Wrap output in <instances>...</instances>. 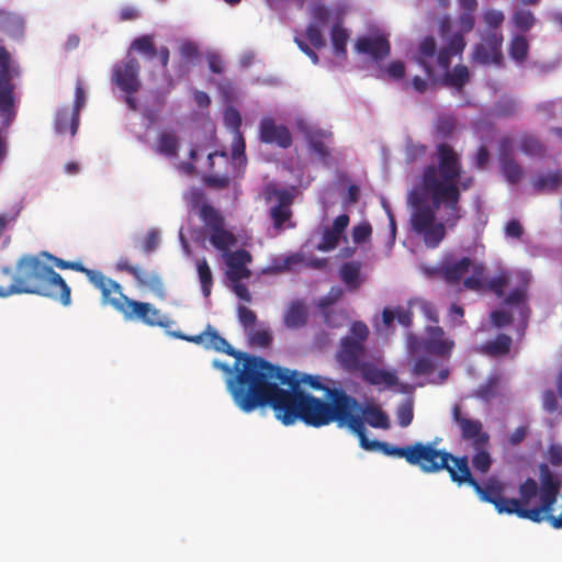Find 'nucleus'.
I'll return each mask as SVG.
<instances>
[{
    "label": "nucleus",
    "mask_w": 562,
    "mask_h": 562,
    "mask_svg": "<svg viewBox=\"0 0 562 562\" xmlns=\"http://www.w3.org/2000/svg\"><path fill=\"white\" fill-rule=\"evenodd\" d=\"M235 404L245 413L269 405L285 426L297 420L307 426L338 427L352 417L358 401L342 389L324 386L317 375L273 366L261 357H248L238 375Z\"/></svg>",
    "instance_id": "f257e3e1"
},
{
    "label": "nucleus",
    "mask_w": 562,
    "mask_h": 562,
    "mask_svg": "<svg viewBox=\"0 0 562 562\" xmlns=\"http://www.w3.org/2000/svg\"><path fill=\"white\" fill-rule=\"evenodd\" d=\"M436 165H427L419 187L430 195L434 209L443 207L446 223L453 228L462 217L459 192L454 180L463 175L461 155L448 143H439L435 150Z\"/></svg>",
    "instance_id": "f03ea898"
},
{
    "label": "nucleus",
    "mask_w": 562,
    "mask_h": 562,
    "mask_svg": "<svg viewBox=\"0 0 562 562\" xmlns=\"http://www.w3.org/2000/svg\"><path fill=\"white\" fill-rule=\"evenodd\" d=\"M1 272L11 277L8 285H0V297L13 294H35L59 302L64 306L71 304V289L65 279L49 266L42 256L24 255L15 263L14 271L3 267Z\"/></svg>",
    "instance_id": "7ed1b4c3"
},
{
    "label": "nucleus",
    "mask_w": 562,
    "mask_h": 562,
    "mask_svg": "<svg viewBox=\"0 0 562 562\" xmlns=\"http://www.w3.org/2000/svg\"><path fill=\"white\" fill-rule=\"evenodd\" d=\"M467 42L464 36L454 33L450 36L448 43L438 49L437 41L434 36H425L418 44L415 54V61L424 69L428 78H435V65L442 71V83L446 87L462 90L470 80V71L465 65L458 64L450 70L451 58L462 55Z\"/></svg>",
    "instance_id": "20e7f679"
},
{
    "label": "nucleus",
    "mask_w": 562,
    "mask_h": 562,
    "mask_svg": "<svg viewBox=\"0 0 562 562\" xmlns=\"http://www.w3.org/2000/svg\"><path fill=\"white\" fill-rule=\"evenodd\" d=\"M484 267H474L473 274L463 280L464 288L473 291L486 290L494 293L509 307L517 308L525 325L530 316L529 286L531 274L528 271H509L502 269L496 276L485 281L482 280Z\"/></svg>",
    "instance_id": "39448f33"
},
{
    "label": "nucleus",
    "mask_w": 562,
    "mask_h": 562,
    "mask_svg": "<svg viewBox=\"0 0 562 562\" xmlns=\"http://www.w3.org/2000/svg\"><path fill=\"white\" fill-rule=\"evenodd\" d=\"M430 195L422 187H415L408 194V201L414 207L411 215L412 229L423 235L424 241L428 247L435 248L446 236L445 223H436L435 210L427 204Z\"/></svg>",
    "instance_id": "423d86ee"
},
{
    "label": "nucleus",
    "mask_w": 562,
    "mask_h": 562,
    "mask_svg": "<svg viewBox=\"0 0 562 562\" xmlns=\"http://www.w3.org/2000/svg\"><path fill=\"white\" fill-rule=\"evenodd\" d=\"M44 260L54 267L65 270H74L77 272L85 273L88 280L98 289L102 294V301L105 304H110L117 312H122L131 299L122 292V286L116 281L105 277L101 271L86 268L80 261H67L58 258L48 251H42Z\"/></svg>",
    "instance_id": "0eeeda50"
},
{
    "label": "nucleus",
    "mask_w": 562,
    "mask_h": 562,
    "mask_svg": "<svg viewBox=\"0 0 562 562\" xmlns=\"http://www.w3.org/2000/svg\"><path fill=\"white\" fill-rule=\"evenodd\" d=\"M170 337L181 339L195 345H201L207 350H214L217 352L226 353L235 358L234 368L237 370V374L234 378L226 380L227 390L235 401V390L238 383V375L245 368L246 359L252 357L251 355L244 353L234 349L231 344L222 337L218 331L211 325L207 324L204 330L198 335H187L180 330L168 331Z\"/></svg>",
    "instance_id": "6e6552de"
},
{
    "label": "nucleus",
    "mask_w": 562,
    "mask_h": 562,
    "mask_svg": "<svg viewBox=\"0 0 562 562\" xmlns=\"http://www.w3.org/2000/svg\"><path fill=\"white\" fill-rule=\"evenodd\" d=\"M463 462H469L467 456L456 457L446 450L437 449L434 443L412 445L411 465L418 467L424 473H438L446 470L453 482V473L457 476L461 474Z\"/></svg>",
    "instance_id": "1a4fd4ad"
},
{
    "label": "nucleus",
    "mask_w": 562,
    "mask_h": 562,
    "mask_svg": "<svg viewBox=\"0 0 562 562\" xmlns=\"http://www.w3.org/2000/svg\"><path fill=\"white\" fill-rule=\"evenodd\" d=\"M461 474L459 476L453 473V482L459 486L467 484L471 486L477 494L479 498L484 503L494 505L498 514L509 515V501L510 497H505L504 484L495 479H490L484 486H482L472 475L469 462L462 463Z\"/></svg>",
    "instance_id": "9d476101"
},
{
    "label": "nucleus",
    "mask_w": 562,
    "mask_h": 562,
    "mask_svg": "<svg viewBox=\"0 0 562 562\" xmlns=\"http://www.w3.org/2000/svg\"><path fill=\"white\" fill-rule=\"evenodd\" d=\"M21 76L20 65L13 60L10 52L0 46V113L14 115V89L13 79Z\"/></svg>",
    "instance_id": "9b49d317"
},
{
    "label": "nucleus",
    "mask_w": 562,
    "mask_h": 562,
    "mask_svg": "<svg viewBox=\"0 0 562 562\" xmlns=\"http://www.w3.org/2000/svg\"><path fill=\"white\" fill-rule=\"evenodd\" d=\"M352 434L359 439V445L367 451H380L385 456L404 458L411 464L412 445L405 447H396L385 441L369 440L367 437V429L361 416L352 415V417L345 424Z\"/></svg>",
    "instance_id": "f8f14e48"
},
{
    "label": "nucleus",
    "mask_w": 562,
    "mask_h": 562,
    "mask_svg": "<svg viewBox=\"0 0 562 562\" xmlns=\"http://www.w3.org/2000/svg\"><path fill=\"white\" fill-rule=\"evenodd\" d=\"M121 314H123L125 319L139 321L150 327L168 328L173 323L167 316L162 315L153 304L132 299L125 303V307Z\"/></svg>",
    "instance_id": "ddd939ff"
},
{
    "label": "nucleus",
    "mask_w": 562,
    "mask_h": 562,
    "mask_svg": "<svg viewBox=\"0 0 562 562\" xmlns=\"http://www.w3.org/2000/svg\"><path fill=\"white\" fill-rule=\"evenodd\" d=\"M140 65L136 58L116 63L112 69V82L125 94H134L140 88Z\"/></svg>",
    "instance_id": "4468645a"
},
{
    "label": "nucleus",
    "mask_w": 562,
    "mask_h": 562,
    "mask_svg": "<svg viewBox=\"0 0 562 562\" xmlns=\"http://www.w3.org/2000/svg\"><path fill=\"white\" fill-rule=\"evenodd\" d=\"M452 418L460 428L461 438L470 442L472 448L490 446V435L484 430L481 420L464 416L459 405L453 407Z\"/></svg>",
    "instance_id": "2eb2a0df"
},
{
    "label": "nucleus",
    "mask_w": 562,
    "mask_h": 562,
    "mask_svg": "<svg viewBox=\"0 0 562 562\" xmlns=\"http://www.w3.org/2000/svg\"><path fill=\"white\" fill-rule=\"evenodd\" d=\"M271 194L276 198L277 204L270 209V217L276 229H282L285 223L289 222L288 227H294L291 223L293 215L292 204L295 199L294 188L292 189H273Z\"/></svg>",
    "instance_id": "dca6fc26"
},
{
    "label": "nucleus",
    "mask_w": 562,
    "mask_h": 562,
    "mask_svg": "<svg viewBox=\"0 0 562 562\" xmlns=\"http://www.w3.org/2000/svg\"><path fill=\"white\" fill-rule=\"evenodd\" d=\"M366 347L361 341H356L350 336H345L340 341L337 360L347 372H357L363 366Z\"/></svg>",
    "instance_id": "f3484780"
},
{
    "label": "nucleus",
    "mask_w": 562,
    "mask_h": 562,
    "mask_svg": "<svg viewBox=\"0 0 562 562\" xmlns=\"http://www.w3.org/2000/svg\"><path fill=\"white\" fill-rule=\"evenodd\" d=\"M259 139L261 143L277 145L283 149L291 147L293 143L290 130L268 116L260 121Z\"/></svg>",
    "instance_id": "a211bd4d"
},
{
    "label": "nucleus",
    "mask_w": 562,
    "mask_h": 562,
    "mask_svg": "<svg viewBox=\"0 0 562 562\" xmlns=\"http://www.w3.org/2000/svg\"><path fill=\"white\" fill-rule=\"evenodd\" d=\"M453 346V340L445 337V331L440 326L426 327V337L419 341L422 350L442 358L450 357Z\"/></svg>",
    "instance_id": "6ab92c4d"
},
{
    "label": "nucleus",
    "mask_w": 562,
    "mask_h": 562,
    "mask_svg": "<svg viewBox=\"0 0 562 562\" xmlns=\"http://www.w3.org/2000/svg\"><path fill=\"white\" fill-rule=\"evenodd\" d=\"M503 37L497 31H491L484 38V43L476 44L473 52V60L479 64L497 63L501 58Z\"/></svg>",
    "instance_id": "aec40b11"
},
{
    "label": "nucleus",
    "mask_w": 562,
    "mask_h": 562,
    "mask_svg": "<svg viewBox=\"0 0 562 562\" xmlns=\"http://www.w3.org/2000/svg\"><path fill=\"white\" fill-rule=\"evenodd\" d=\"M355 47L357 53L368 55L375 61L384 59L391 52L390 42L384 35L361 36Z\"/></svg>",
    "instance_id": "412c9836"
},
{
    "label": "nucleus",
    "mask_w": 562,
    "mask_h": 562,
    "mask_svg": "<svg viewBox=\"0 0 562 562\" xmlns=\"http://www.w3.org/2000/svg\"><path fill=\"white\" fill-rule=\"evenodd\" d=\"M251 259L250 252L246 249L227 252L225 255V262L228 267V279L232 282L248 279L251 276V271L247 268V263H249Z\"/></svg>",
    "instance_id": "4be33fe9"
},
{
    "label": "nucleus",
    "mask_w": 562,
    "mask_h": 562,
    "mask_svg": "<svg viewBox=\"0 0 562 562\" xmlns=\"http://www.w3.org/2000/svg\"><path fill=\"white\" fill-rule=\"evenodd\" d=\"M349 222L350 218L347 214L338 215L334 220L331 227L324 229L322 239L317 245V249L321 251L334 250L338 246L344 232L349 225Z\"/></svg>",
    "instance_id": "5701e85b"
},
{
    "label": "nucleus",
    "mask_w": 562,
    "mask_h": 562,
    "mask_svg": "<svg viewBox=\"0 0 562 562\" xmlns=\"http://www.w3.org/2000/svg\"><path fill=\"white\" fill-rule=\"evenodd\" d=\"M116 267L120 271H125L131 274L139 285L148 286L153 291L157 293L162 292V282L158 274H149L146 271L142 270L138 267H135L130 263L128 259L122 258L116 263Z\"/></svg>",
    "instance_id": "b1692460"
},
{
    "label": "nucleus",
    "mask_w": 562,
    "mask_h": 562,
    "mask_svg": "<svg viewBox=\"0 0 562 562\" xmlns=\"http://www.w3.org/2000/svg\"><path fill=\"white\" fill-rule=\"evenodd\" d=\"M471 266L472 260L469 257H462L459 260H445L440 265L438 273L448 284H458Z\"/></svg>",
    "instance_id": "393cba45"
},
{
    "label": "nucleus",
    "mask_w": 562,
    "mask_h": 562,
    "mask_svg": "<svg viewBox=\"0 0 562 562\" xmlns=\"http://www.w3.org/2000/svg\"><path fill=\"white\" fill-rule=\"evenodd\" d=\"M307 318L308 312L306 305L302 301L295 300L288 306L283 322L288 328L296 329L305 326Z\"/></svg>",
    "instance_id": "a878e982"
},
{
    "label": "nucleus",
    "mask_w": 562,
    "mask_h": 562,
    "mask_svg": "<svg viewBox=\"0 0 562 562\" xmlns=\"http://www.w3.org/2000/svg\"><path fill=\"white\" fill-rule=\"evenodd\" d=\"M353 415H359L362 417L364 424L368 423L373 428L387 429L390 428L389 416L376 406H366L362 407L358 403V407L352 413Z\"/></svg>",
    "instance_id": "bb28decb"
},
{
    "label": "nucleus",
    "mask_w": 562,
    "mask_h": 562,
    "mask_svg": "<svg viewBox=\"0 0 562 562\" xmlns=\"http://www.w3.org/2000/svg\"><path fill=\"white\" fill-rule=\"evenodd\" d=\"M349 38V30L344 26L342 19L338 18L330 30V41L336 56L341 58L347 57V44Z\"/></svg>",
    "instance_id": "cd10ccee"
},
{
    "label": "nucleus",
    "mask_w": 562,
    "mask_h": 562,
    "mask_svg": "<svg viewBox=\"0 0 562 562\" xmlns=\"http://www.w3.org/2000/svg\"><path fill=\"white\" fill-rule=\"evenodd\" d=\"M513 340L507 334H498L495 339L486 341L479 348L482 355L488 357H503L510 351Z\"/></svg>",
    "instance_id": "c85d7f7f"
},
{
    "label": "nucleus",
    "mask_w": 562,
    "mask_h": 562,
    "mask_svg": "<svg viewBox=\"0 0 562 562\" xmlns=\"http://www.w3.org/2000/svg\"><path fill=\"white\" fill-rule=\"evenodd\" d=\"M562 183V171L554 170L546 175H540L531 181V186L537 193L557 192Z\"/></svg>",
    "instance_id": "c756f323"
},
{
    "label": "nucleus",
    "mask_w": 562,
    "mask_h": 562,
    "mask_svg": "<svg viewBox=\"0 0 562 562\" xmlns=\"http://www.w3.org/2000/svg\"><path fill=\"white\" fill-rule=\"evenodd\" d=\"M155 151L166 157H176L179 151V138L173 131H164L158 135Z\"/></svg>",
    "instance_id": "7c9ffc66"
},
{
    "label": "nucleus",
    "mask_w": 562,
    "mask_h": 562,
    "mask_svg": "<svg viewBox=\"0 0 562 562\" xmlns=\"http://www.w3.org/2000/svg\"><path fill=\"white\" fill-rule=\"evenodd\" d=\"M209 240L211 245L217 250L224 252V256L229 251L231 247H234L237 244V238L233 232L228 231L224 227L211 232L209 234Z\"/></svg>",
    "instance_id": "2f4dec72"
},
{
    "label": "nucleus",
    "mask_w": 562,
    "mask_h": 562,
    "mask_svg": "<svg viewBox=\"0 0 562 562\" xmlns=\"http://www.w3.org/2000/svg\"><path fill=\"white\" fill-rule=\"evenodd\" d=\"M200 217L209 229V234L225 226L224 216L218 210L210 204H203L201 206Z\"/></svg>",
    "instance_id": "473e14b6"
},
{
    "label": "nucleus",
    "mask_w": 562,
    "mask_h": 562,
    "mask_svg": "<svg viewBox=\"0 0 562 562\" xmlns=\"http://www.w3.org/2000/svg\"><path fill=\"white\" fill-rule=\"evenodd\" d=\"M501 167L509 183L515 184L522 178V168L509 154L502 153Z\"/></svg>",
    "instance_id": "72a5a7b5"
},
{
    "label": "nucleus",
    "mask_w": 562,
    "mask_h": 562,
    "mask_svg": "<svg viewBox=\"0 0 562 562\" xmlns=\"http://www.w3.org/2000/svg\"><path fill=\"white\" fill-rule=\"evenodd\" d=\"M361 265L358 261H349L340 267L339 274L342 282L352 289L359 286Z\"/></svg>",
    "instance_id": "f704fd0d"
},
{
    "label": "nucleus",
    "mask_w": 562,
    "mask_h": 562,
    "mask_svg": "<svg viewBox=\"0 0 562 562\" xmlns=\"http://www.w3.org/2000/svg\"><path fill=\"white\" fill-rule=\"evenodd\" d=\"M74 112L69 108L65 106L58 110L55 119V131L58 134H66L67 132L74 136L77 130L72 128Z\"/></svg>",
    "instance_id": "c9c22d12"
},
{
    "label": "nucleus",
    "mask_w": 562,
    "mask_h": 562,
    "mask_svg": "<svg viewBox=\"0 0 562 562\" xmlns=\"http://www.w3.org/2000/svg\"><path fill=\"white\" fill-rule=\"evenodd\" d=\"M520 150L530 157H542L546 154V146L537 137L526 135L520 139Z\"/></svg>",
    "instance_id": "e433bc0d"
},
{
    "label": "nucleus",
    "mask_w": 562,
    "mask_h": 562,
    "mask_svg": "<svg viewBox=\"0 0 562 562\" xmlns=\"http://www.w3.org/2000/svg\"><path fill=\"white\" fill-rule=\"evenodd\" d=\"M488 447L490 446L473 448L475 453L472 457V465L477 472L482 474L487 473L492 465V458L488 452Z\"/></svg>",
    "instance_id": "4c0bfd02"
},
{
    "label": "nucleus",
    "mask_w": 562,
    "mask_h": 562,
    "mask_svg": "<svg viewBox=\"0 0 562 562\" xmlns=\"http://www.w3.org/2000/svg\"><path fill=\"white\" fill-rule=\"evenodd\" d=\"M457 120L453 115L442 114L435 121V131L439 138L446 139L456 131Z\"/></svg>",
    "instance_id": "58836bf2"
},
{
    "label": "nucleus",
    "mask_w": 562,
    "mask_h": 562,
    "mask_svg": "<svg viewBox=\"0 0 562 562\" xmlns=\"http://www.w3.org/2000/svg\"><path fill=\"white\" fill-rule=\"evenodd\" d=\"M198 274L202 293L205 297H209L213 286V276L205 258L198 262Z\"/></svg>",
    "instance_id": "ea45409f"
},
{
    "label": "nucleus",
    "mask_w": 562,
    "mask_h": 562,
    "mask_svg": "<svg viewBox=\"0 0 562 562\" xmlns=\"http://www.w3.org/2000/svg\"><path fill=\"white\" fill-rule=\"evenodd\" d=\"M311 23L317 25H325L329 22L331 16L330 9L323 2L316 1L310 8Z\"/></svg>",
    "instance_id": "a19ab883"
},
{
    "label": "nucleus",
    "mask_w": 562,
    "mask_h": 562,
    "mask_svg": "<svg viewBox=\"0 0 562 562\" xmlns=\"http://www.w3.org/2000/svg\"><path fill=\"white\" fill-rule=\"evenodd\" d=\"M86 103V93L81 80H77L75 89L74 106L70 111L74 112L72 128L78 130L79 126V112Z\"/></svg>",
    "instance_id": "79ce46f5"
},
{
    "label": "nucleus",
    "mask_w": 562,
    "mask_h": 562,
    "mask_svg": "<svg viewBox=\"0 0 562 562\" xmlns=\"http://www.w3.org/2000/svg\"><path fill=\"white\" fill-rule=\"evenodd\" d=\"M528 48L529 46L526 37L518 35L512 40L509 54L515 60L522 61L527 57Z\"/></svg>",
    "instance_id": "37998d69"
},
{
    "label": "nucleus",
    "mask_w": 562,
    "mask_h": 562,
    "mask_svg": "<svg viewBox=\"0 0 562 562\" xmlns=\"http://www.w3.org/2000/svg\"><path fill=\"white\" fill-rule=\"evenodd\" d=\"M132 49L138 50L153 58L157 55V49L151 35H143L135 38L131 45Z\"/></svg>",
    "instance_id": "c03bdc74"
},
{
    "label": "nucleus",
    "mask_w": 562,
    "mask_h": 562,
    "mask_svg": "<svg viewBox=\"0 0 562 562\" xmlns=\"http://www.w3.org/2000/svg\"><path fill=\"white\" fill-rule=\"evenodd\" d=\"M232 158L233 160L238 161L239 164L246 165L247 164V157H246V143L245 138L241 133H235L233 134V140H232Z\"/></svg>",
    "instance_id": "a18cd8bd"
},
{
    "label": "nucleus",
    "mask_w": 562,
    "mask_h": 562,
    "mask_svg": "<svg viewBox=\"0 0 562 562\" xmlns=\"http://www.w3.org/2000/svg\"><path fill=\"white\" fill-rule=\"evenodd\" d=\"M397 423L401 427H408L414 418V408L411 401L401 403L395 412Z\"/></svg>",
    "instance_id": "49530a36"
},
{
    "label": "nucleus",
    "mask_w": 562,
    "mask_h": 562,
    "mask_svg": "<svg viewBox=\"0 0 562 562\" xmlns=\"http://www.w3.org/2000/svg\"><path fill=\"white\" fill-rule=\"evenodd\" d=\"M319 26L321 25H317L316 23L310 22L305 30V36L307 41L316 49H321L326 46V40Z\"/></svg>",
    "instance_id": "de8ad7c7"
},
{
    "label": "nucleus",
    "mask_w": 562,
    "mask_h": 562,
    "mask_svg": "<svg viewBox=\"0 0 562 562\" xmlns=\"http://www.w3.org/2000/svg\"><path fill=\"white\" fill-rule=\"evenodd\" d=\"M323 132L310 131L306 132V137L313 151L318 154L321 157L329 156L327 146L322 140Z\"/></svg>",
    "instance_id": "09e8293b"
},
{
    "label": "nucleus",
    "mask_w": 562,
    "mask_h": 562,
    "mask_svg": "<svg viewBox=\"0 0 562 562\" xmlns=\"http://www.w3.org/2000/svg\"><path fill=\"white\" fill-rule=\"evenodd\" d=\"M514 24L521 31H529L535 24V15L528 10H518L513 16Z\"/></svg>",
    "instance_id": "8fccbe9b"
},
{
    "label": "nucleus",
    "mask_w": 562,
    "mask_h": 562,
    "mask_svg": "<svg viewBox=\"0 0 562 562\" xmlns=\"http://www.w3.org/2000/svg\"><path fill=\"white\" fill-rule=\"evenodd\" d=\"M224 123L227 128L232 131L233 134L241 133V115L239 111L233 106H229L224 112Z\"/></svg>",
    "instance_id": "3c124183"
},
{
    "label": "nucleus",
    "mask_w": 562,
    "mask_h": 562,
    "mask_svg": "<svg viewBox=\"0 0 562 562\" xmlns=\"http://www.w3.org/2000/svg\"><path fill=\"white\" fill-rule=\"evenodd\" d=\"M238 321L245 328V330L254 329L257 315L256 313L245 305H239L237 308Z\"/></svg>",
    "instance_id": "603ef678"
},
{
    "label": "nucleus",
    "mask_w": 562,
    "mask_h": 562,
    "mask_svg": "<svg viewBox=\"0 0 562 562\" xmlns=\"http://www.w3.org/2000/svg\"><path fill=\"white\" fill-rule=\"evenodd\" d=\"M372 234V227L370 223L362 222L353 226L351 236L355 244H362L370 239Z\"/></svg>",
    "instance_id": "864d4df0"
},
{
    "label": "nucleus",
    "mask_w": 562,
    "mask_h": 562,
    "mask_svg": "<svg viewBox=\"0 0 562 562\" xmlns=\"http://www.w3.org/2000/svg\"><path fill=\"white\" fill-rule=\"evenodd\" d=\"M360 371L363 374V378L366 381H368L370 384L373 385H380L382 384V370L368 363H363V366L360 368Z\"/></svg>",
    "instance_id": "5fc2aeb1"
},
{
    "label": "nucleus",
    "mask_w": 562,
    "mask_h": 562,
    "mask_svg": "<svg viewBox=\"0 0 562 562\" xmlns=\"http://www.w3.org/2000/svg\"><path fill=\"white\" fill-rule=\"evenodd\" d=\"M435 363L432 360L428 357H418L415 360L414 367H413V373L415 375H427L430 374L434 371Z\"/></svg>",
    "instance_id": "6e6d98bb"
},
{
    "label": "nucleus",
    "mask_w": 562,
    "mask_h": 562,
    "mask_svg": "<svg viewBox=\"0 0 562 562\" xmlns=\"http://www.w3.org/2000/svg\"><path fill=\"white\" fill-rule=\"evenodd\" d=\"M251 344L259 347H268L272 342V336L269 330L266 329H249Z\"/></svg>",
    "instance_id": "4d7b16f0"
},
{
    "label": "nucleus",
    "mask_w": 562,
    "mask_h": 562,
    "mask_svg": "<svg viewBox=\"0 0 562 562\" xmlns=\"http://www.w3.org/2000/svg\"><path fill=\"white\" fill-rule=\"evenodd\" d=\"M297 260L294 256L285 257L283 259H274L272 263L268 267L267 271L270 273H281L289 271L291 266Z\"/></svg>",
    "instance_id": "13d9d810"
},
{
    "label": "nucleus",
    "mask_w": 562,
    "mask_h": 562,
    "mask_svg": "<svg viewBox=\"0 0 562 562\" xmlns=\"http://www.w3.org/2000/svg\"><path fill=\"white\" fill-rule=\"evenodd\" d=\"M350 334L351 338H353L356 341H361L364 345V341L369 336V328L363 322L357 321L352 323L350 327Z\"/></svg>",
    "instance_id": "bf43d9fd"
},
{
    "label": "nucleus",
    "mask_w": 562,
    "mask_h": 562,
    "mask_svg": "<svg viewBox=\"0 0 562 562\" xmlns=\"http://www.w3.org/2000/svg\"><path fill=\"white\" fill-rule=\"evenodd\" d=\"M490 317L493 325L498 328L509 325L513 321L510 313L503 310L493 311Z\"/></svg>",
    "instance_id": "052dcab7"
},
{
    "label": "nucleus",
    "mask_w": 562,
    "mask_h": 562,
    "mask_svg": "<svg viewBox=\"0 0 562 562\" xmlns=\"http://www.w3.org/2000/svg\"><path fill=\"white\" fill-rule=\"evenodd\" d=\"M458 23L460 26V32H458V33L463 36L464 33H469L470 31H472L475 25V19H474L473 13L463 12L459 16Z\"/></svg>",
    "instance_id": "680f3d73"
},
{
    "label": "nucleus",
    "mask_w": 562,
    "mask_h": 562,
    "mask_svg": "<svg viewBox=\"0 0 562 562\" xmlns=\"http://www.w3.org/2000/svg\"><path fill=\"white\" fill-rule=\"evenodd\" d=\"M504 19H505V16H504L503 12L497 11V10H487L484 13V22L493 29H497L503 23ZM493 31H496V30H493Z\"/></svg>",
    "instance_id": "e2e57ef3"
},
{
    "label": "nucleus",
    "mask_w": 562,
    "mask_h": 562,
    "mask_svg": "<svg viewBox=\"0 0 562 562\" xmlns=\"http://www.w3.org/2000/svg\"><path fill=\"white\" fill-rule=\"evenodd\" d=\"M505 234L507 237L520 239L524 234V228L520 222L516 218H512L505 226Z\"/></svg>",
    "instance_id": "0e129e2a"
},
{
    "label": "nucleus",
    "mask_w": 562,
    "mask_h": 562,
    "mask_svg": "<svg viewBox=\"0 0 562 562\" xmlns=\"http://www.w3.org/2000/svg\"><path fill=\"white\" fill-rule=\"evenodd\" d=\"M543 408L553 413L558 409V400L553 390H546L542 394Z\"/></svg>",
    "instance_id": "69168bd1"
},
{
    "label": "nucleus",
    "mask_w": 562,
    "mask_h": 562,
    "mask_svg": "<svg viewBox=\"0 0 562 562\" xmlns=\"http://www.w3.org/2000/svg\"><path fill=\"white\" fill-rule=\"evenodd\" d=\"M386 72L395 80L403 79L405 76V65L401 60H394L387 66Z\"/></svg>",
    "instance_id": "338daca9"
},
{
    "label": "nucleus",
    "mask_w": 562,
    "mask_h": 562,
    "mask_svg": "<svg viewBox=\"0 0 562 562\" xmlns=\"http://www.w3.org/2000/svg\"><path fill=\"white\" fill-rule=\"evenodd\" d=\"M490 160V151L485 146H480L474 155L473 164L477 169H483Z\"/></svg>",
    "instance_id": "774afa93"
}]
</instances>
